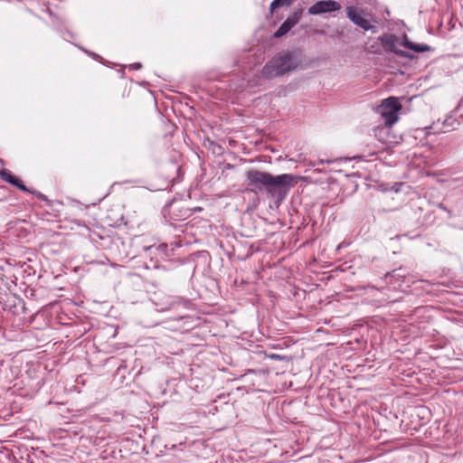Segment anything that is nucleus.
<instances>
[{"mask_svg":"<svg viewBox=\"0 0 463 463\" xmlns=\"http://www.w3.org/2000/svg\"><path fill=\"white\" fill-rule=\"evenodd\" d=\"M294 0H273L270 4V11L273 12L275 9L282 6H289L292 5Z\"/></svg>","mask_w":463,"mask_h":463,"instance_id":"obj_10","label":"nucleus"},{"mask_svg":"<svg viewBox=\"0 0 463 463\" xmlns=\"http://www.w3.org/2000/svg\"><path fill=\"white\" fill-rule=\"evenodd\" d=\"M341 9V5L335 0H321L312 5L307 13L311 15H318L326 13L335 12Z\"/></svg>","mask_w":463,"mask_h":463,"instance_id":"obj_6","label":"nucleus"},{"mask_svg":"<svg viewBox=\"0 0 463 463\" xmlns=\"http://www.w3.org/2000/svg\"><path fill=\"white\" fill-rule=\"evenodd\" d=\"M439 207L441 210H443V211H445V212H447V213H450V211H449V210H448V209H447V207H446V206H444L442 203H440V204L439 205Z\"/></svg>","mask_w":463,"mask_h":463,"instance_id":"obj_12","label":"nucleus"},{"mask_svg":"<svg viewBox=\"0 0 463 463\" xmlns=\"http://www.w3.org/2000/svg\"><path fill=\"white\" fill-rule=\"evenodd\" d=\"M402 46L407 49L417 52H428L430 50V46H429L427 44H419V43L410 42L406 35L403 36Z\"/></svg>","mask_w":463,"mask_h":463,"instance_id":"obj_9","label":"nucleus"},{"mask_svg":"<svg viewBox=\"0 0 463 463\" xmlns=\"http://www.w3.org/2000/svg\"><path fill=\"white\" fill-rule=\"evenodd\" d=\"M363 11L357 9L354 6L346 7V16L355 25L364 29V31H372L373 33L377 32V27L371 24L370 21L363 16Z\"/></svg>","mask_w":463,"mask_h":463,"instance_id":"obj_5","label":"nucleus"},{"mask_svg":"<svg viewBox=\"0 0 463 463\" xmlns=\"http://www.w3.org/2000/svg\"><path fill=\"white\" fill-rule=\"evenodd\" d=\"M402 109V106L398 98L389 97L382 101V103L376 108V111L383 118L384 124L391 127L398 121V114Z\"/></svg>","mask_w":463,"mask_h":463,"instance_id":"obj_3","label":"nucleus"},{"mask_svg":"<svg viewBox=\"0 0 463 463\" xmlns=\"http://www.w3.org/2000/svg\"><path fill=\"white\" fill-rule=\"evenodd\" d=\"M298 177L291 174L273 175L269 172L250 169L246 172L248 190L255 194H265L267 197L280 203L290 189L298 183Z\"/></svg>","mask_w":463,"mask_h":463,"instance_id":"obj_1","label":"nucleus"},{"mask_svg":"<svg viewBox=\"0 0 463 463\" xmlns=\"http://www.w3.org/2000/svg\"><path fill=\"white\" fill-rule=\"evenodd\" d=\"M299 61L297 59L295 52H282L275 55L265 64L261 71V75L263 78L270 80L297 69Z\"/></svg>","mask_w":463,"mask_h":463,"instance_id":"obj_2","label":"nucleus"},{"mask_svg":"<svg viewBox=\"0 0 463 463\" xmlns=\"http://www.w3.org/2000/svg\"><path fill=\"white\" fill-rule=\"evenodd\" d=\"M132 67L135 69V70H138L141 68V64L140 63H134L132 64Z\"/></svg>","mask_w":463,"mask_h":463,"instance_id":"obj_13","label":"nucleus"},{"mask_svg":"<svg viewBox=\"0 0 463 463\" xmlns=\"http://www.w3.org/2000/svg\"><path fill=\"white\" fill-rule=\"evenodd\" d=\"M0 177L6 183L17 187L18 189L31 193L30 190L24 184L21 179L12 174L8 169H3L0 171Z\"/></svg>","mask_w":463,"mask_h":463,"instance_id":"obj_8","label":"nucleus"},{"mask_svg":"<svg viewBox=\"0 0 463 463\" xmlns=\"http://www.w3.org/2000/svg\"><path fill=\"white\" fill-rule=\"evenodd\" d=\"M379 40L385 52L395 53L396 55L402 58H414L413 54L399 49L400 46H402L403 39L401 40L395 34L384 33L379 38Z\"/></svg>","mask_w":463,"mask_h":463,"instance_id":"obj_4","label":"nucleus"},{"mask_svg":"<svg viewBox=\"0 0 463 463\" xmlns=\"http://www.w3.org/2000/svg\"><path fill=\"white\" fill-rule=\"evenodd\" d=\"M324 163L323 160H318V162L317 164H315V165H322Z\"/></svg>","mask_w":463,"mask_h":463,"instance_id":"obj_14","label":"nucleus"},{"mask_svg":"<svg viewBox=\"0 0 463 463\" xmlns=\"http://www.w3.org/2000/svg\"><path fill=\"white\" fill-rule=\"evenodd\" d=\"M462 229H463V227H462Z\"/></svg>","mask_w":463,"mask_h":463,"instance_id":"obj_15","label":"nucleus"},{"mask_svg":"<svg viewBox=\"0 0 463 463\" xmlns=\"http://www.w3.org/2000/svg\"><path fill=\"white\" fill-rule=\"evenodd\" d=\"M458 124L457 120L453 117H448L444 120V127L447 128L445 131H449L450 129H455V125Z\"/></svg>","mask_w":463,"mask_h":463,"instance_id":"obj_11","label":"nucleus"},{"mask_svg":"<svg viewBox=\"0 0 463 463\" xmlns=\"http://www.w3.org/2000/svg\"><path fill=\"white\" fill-rule=\"evenodd\" d=\"M301 16L302 10L292 13L275 32L274 37L280 38L287 34L299 22Z\"/></svg>","mask_w":463,"mask_h":463,"instance_id":"obj_7","label":"nucleus"}]
</instances>
